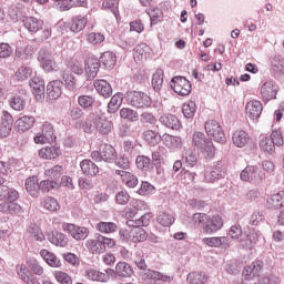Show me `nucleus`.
Segmentation results:
<instances>
[{
    "instance_id": "nucleus-1",
    "label": "nucleus",
    "mask_w": 284,
    "mask_h": 284,
    "mask_svg": "<svg viewBox=\"0 0 284 284\" xmlns=\"http://www.w3.org/2000/svg\"><path fill=\"white\" fill-rule=\"evenodd\" d=\"M0 212L3 214H19L21 212V205L17 203L19 199V192L14 189L8 187V179L12 174V169L10 164L0 161Z\"/></svg>"
},
{
    "instance_id": "nucleus-2",
    "label": "nucleus",
    "mask_w": 284,
    "mask_h": 284,
    "mask_svg": "<svg viewBox=\"0 0 284 284\" xmlns=\"http://www.w3.org/2000/svg\"><path fill=\"white\" fill-rule=\"evenodd\" d=\"M192 145L195 150L202 152L206 159H212V156H214V143L205 136V133L194 132L192 135Z\"/></svg>"
},
{
    "instance_id": "nucleus-3",
    "label": "nucleus",
    "mask_w": 284,
    "mask_h": 284,
    "mask_svg": "<svg viewBox=\"0 0 284 284\" xmlns=\"http://www.w3.org/2000/svg\"><path fill=\"white\" fill-rule=\"evenodd\" d=\"M261 262H253L243 270L242 276L244 281H252L253 284H270V275H260Z\"/></svg>"
},
{
    "instance_id": "nucleus-4",
    "label": "nucleus",
    "mask_w": 284,
    "mask_h": 284,
    "mask_svg": "<svg viewBox=\"0 0 284 284\" xmlns=\"http://www.w3.org/2000/svg\"><path fill=\"white\" fill-rule=\"evenodd\" d=\"M241 181L261 185L265 181V173L258 166L247 165L240 174Z\"/></svg>"
},
{
    "instance_id": "nucleus-5",
    "label": "nucleus",
    "mask_w": 284,
    "mask_h": 284,
    "mask_svg": "<svg viewBox=\"0 0 284 284\" xmlns=\"http://www.w3.org/2000/svg\"><path fill=\"white\" fill-rule=\"evenodd\" d=\"M126 101L132 108H150L152 105V99L141 91L126 92Z\"/></svg>"
},
{
    "instance_id": "nucleus-6",
    "label": "nucleus",
    "mask_w": 284,
    "mask_h": 284,
    "mask_svg": "<svg viewBox=\"0 0 284 284\" xmlns=\"http://www.w3.org/2000/svg\"><path fill=\"white\" fill-rule=\"evenodd\" d=\"M91 159L95 161V163H101V161L112 163L116 160V150H114V146L105 144L100 151L91 152Z\"/></svg>"
},
{
    "instance_id": "nucleus-7",
    "label": "nucleus",
    "mask_w": 284,
    "mask_h": 284,
    "mask_svg": "<svg viewBox=\"0 0 284 284\" xmlns=\"http://www.w3.org/2000/svg\"><path fill=\"white\" fill-rule=\"evenodd\" d=\"M204 128L207 136H212L213 141H216V143H225V141H227L223 128L216 120L207 121Z\"/></svg>"
},
{
    "instance_id": "nucleus-8",
    "label": "nucleus",
    "mask_w": 284,
    "mask_h": 284,
    "mask_svg": "<svg viewBox=\"0 0 284 284\" xmlns=\"http://www.w3.org/2000/svg\"><path fill=\"white\" fill-rule=\"evenodd\" d=\"M170 85L180 97H187L192 92V83L181 75L174 77L171 80Z\"/></svg>"
},
{
    "instance_id": "nucleus-9",
    "label": "nucleus",
    "mask_w": 284,
    "mask_h": 284,
    "mask_svg": "<svg viewBox=\"0 0 284 284\" xmlns=\"http://www.w3.org/2000/svg\"><path fill=\"white\" fill-rule=\"evenodd\" d=\"M57 136H54V126L50 122H44L42 125V131L41 133H38L34 138L33 141L37 144H42L43 143H52Z\"/></svg>"
},
{
    "instance_id": "nucleus-10",
    "label": "nucleus",
    "mask_w": 284,
    "mask_h": 284,
    "mask_svg": "<svg viewBox=\"0 0 284 284\" xmlns=\"http://www.w3.org/2000/svg\"><path fill=\"white\" fill-rule=\"evenodd\" d=\"M62 230L68 232L74 241H85L90 234L88 227L77 226L75 224H63Z\"/></svg>"
},
{
    "instance_id": "nucleus-11",
    "label": "nucleus",
    "mask_w": 284,
    "mask_h": 284,
    "mask_svg": "<svg viewBox=\"0 0 284 284\" xmlns=\"http://www.w3.org/2000/svg\"><path fill=\"white\" fill-rule=\"evenodd\" d=\"M14 119L8 111H2L1 123H0V139H8L12 133V124Z\"/></svg>"
},
{
    "instance_id": "nucleus-12",
    "label": "nucleus",
    "mask_w": 284,
    "mask_h": 284,
    "mask_svg": "<svg viewBox=\"0 0 284 284\" xmlns=\"http://www.w3.org/2000/svg\"><path fill=\"white\" fill-rule=\"evenodd\" d=\"M223 227V217L221 215H213L212 217H206V223L204 225L205 234H214Z\"/></svg>"
},
{
    "instance_id": "nucleus-13",
    "label": "nucleus",
    "mask_w": 284,
    "mask_h": 284,
    "mask_svg": "<svg viewBox=\"0 0 284 284\" xmlns=\"http://www.w3.org/2000/svg\"><path fill=\"white\" fill-rule=\"evenodd\" d=\"M152 57V48L146 43L138 44L134 49V61L135 63H144Z\"/></svg>"
},
{
    "instance_id": "nucleus-14",
    "label": "nucleus",
    "mask_w": 284,
    "mask_h": 284,
    "mask_svg": "<svg viewBox=\"0 0 284 284\" xmlns=\"http://www.w3.org/2000/svg\"><path fill=\"white\" fill-rule=\"evenodd\" d=\"M245 110L248 119L256 121V119H258L263 112V103H261L258 100H252L246 103Z\"/></svg>"
},
{
    "instance_id": "nucleus-15",
    "label": "nucleus",
    "mask_w": 284,
    "mask_h": 284,
    "mask_svg": "<svg viewBox=\"0 0 284 284\" xmlns=\"http://www.w3.org/2000/svg\"><path fill=\"white\" fill-rule=\"evenodd\" d=\"M278 85H276L274 81H266L261 87V95L264 101H272V99H276Z\"/></svg>"
},
{
    "instance_id": "nucleus-16",
    "label": "nucleus",
    "mask_w": 284,
    "mask_h": 284,
    "mask_svg": "<svg viewBox=\"0 0 284 284\" xmlns=\"http://www.w3.org/2000/svg\"><path fill=\"white\" fill-rule=\"evenodd\" d=\"M47 93L51 101H57L63 94V82L53 80L47 85Z\"/></svg>"
},
{
    "instance_id": "nucleus-17",
    "label": "nucleus",
    "mask_w": 284,
    "mask_h": 284,
    "mask_svg": "<svg viewBox=\"0 0 284 284\" xmlns=\"http://www.w3.org/2000/svg\"><path fill=\"white\" fill-rule=\"evenodd\" d=\"M266 205L268 210H278L284 207V191H278L267 196Z\"/></svg>"
},
{
    "instance_id": "nucleus-18",
    "label": "nucleus",
    "mask_w": 284,
    "mask_h": 284,
    "mask_svg": "<svg viewBox=\"0 0 284 284\" xmlns=\"http://www.w3.org/2000/svg\"><path fill=\"white\" fill-rule=\"evenodd\" d=\"M16 272L22 283L37 284V282L34 281V277H32V273L30 272V268H28L26 264L23 263L17 264Z\"/></svg>"
},
{
    "instance_id": "nucleus-19",
    "label": "nucleus",
    "mask_w": 284,
    "mask_h": 284,
    "mask_svg": "<svg viewBox=\"0 0 284 284\" xmlns=\"http://www.w3.org/2000/svg\"><path fill=\"white\" fill-rule=\"evenodd\" d=\"M115 174L120 176L122 183L126 185V187H136L139 185V179L132 172L123 171V170H115Z\"/></svg>"
},
{
    "instance_id": "nucleus-20",
    "label": "nucleus",
    "mask_w": 284,
    "mask_h": 284,
    "mask_svg": "<svg viewBox=\"0 0 284 284\" xmlns=\"http://www.w3.org/2000/svg\"><path fill=\"white\" fill-rule=\"evenodd\" d=\"M160 123L164 125V128H169L170 130H180L181 121L176 115L164 113L160 116Z\"/></svg>"
},
{
    "instance_id": "nucleus-21",
    "label": "nucleus",
    "mask_w": 284,
    "mask_h": 284,
    "mask_svg": "<svg viewBox=\"0 0 284 284\" xmlns=\"http://www.w3.org/2000/svg\"><path fill=\"white\" fill-rule=\"evenodd\" d=\"M223 176H225V171H223L221 162H217L212 166L210 172L205 173L204 179L207 183H214V181H219V179H223Z\"/></svg>"
},
{
    "instance_id": "nucleus-22",
    "label": "nucleus",
    "mask_w": 284,
    "mask_h": 284,
    "mask_svg": "<svg viewBox=\"0 0 284 284\" xmlns=\"http://www.w3.org/2000/svg\"><path fill=\"white\" fill-rule=\"evenodd\" d=\"M30 85L33 89L37 101H43L45 99V82L39 78H33Z\"/></svg>"
},
{
    "instance_id": "nucleus-23",
    "label": "nucleus",
    "mask_w": 284,
    "mask_h": 284,
    "mask_svg": "<svg viewBox=\"0 0 284 284\" xmlns=\"http://www.w3.org/2000/svg\"><path fill=\"white\" fill-rule=\"evenodd\" d=\"M85 246L95 254H102L104 252L103 235L97 233L94 239L87 241Z\"/></svg>"
},
{
    "instance_id": "nucleus-24",
    "label": "nucleus",
    "mask_w": 284,
    "mask_h": 284,
    "mask_svg": "<svg viewBox=\"0 0 284 284\" xmlns=\"http://www.w3.org/2000/svg\"><path fill=\"white\" fill-rule=\"evenodd\" d=\"M84 276L89 281H97L98 283H108L110 281V276H108V274L97 268H87Z\"/></svg>"
},
{
    "instance_id": "nucleus-25",
    "label": "nucleus",
    "mask_w": 284,
    "mask_h": 284,
    "mask_svg": "<svg viewBox=\"0 0 284 284\" xmlns=\"http://www.w3.org/2000/svg\"><path fill=\"white\" fill-rule=\"evenodd\" d=\"M16 128L18 132H28V130H32L34 128V116L32 115H23L16 121Z\"/></svg>"
},
{
    "instance_id": "nucleus-26",
    "label": "nucleus",
    "mask_w": 284,
    "mask_h": 284,
    "mask_svg": "<svg viewBox=\"0 0 284 284\" xmlns=\"http://www.w3.org/2000/svg\"><path fill=\"white\" fill-rule=\"evenodd\" d=\"M271 70L274 77H284V58L283 55H274L271 60Z\"/></svg>"
},
{
    "instance_id": "nucleus-27",
    "label": "nucleus",
    "mask_w": 284,
    "mask_h": 284,
    "mask_svg": "<svg viewBox=\"0 0 284 284\" xmlns=\"http://www.w3.org/2000/svg\"><path fill=\"white\" fill-rule=\"evenodd\" d=\"M93 85L97 92H99L104 99H110V97H112V85L108 81L95 80Z\"/></svg>"
},
{
    "instance_id": "nucleus-28",
    "label": "nucleus",
    "mask_w": 284,
    "mask_h": 284,
    "mask_svg": "<svg viewBox=\"0 0 284 284\" xmlns=\"http://www.w3.org/2000/svg\"><path fill=\"white\" fill-rule=\"evenodd\" d=\"M203 243L209 247H227V245H230V237L227 236L204 237Z\"/></svg>"
},
{
    "instance_id": "nucleus-29",
    "label": "nucleus",
    "mask_w": 284,
    "mask_h": 284,
    "mask_svg": "<svg viewBox=\"0 0 284 284\" xmlns=\"http://www.w3.org/2000/svg\"><path fill=\"white\" fill-rule=\"evenodd\" d=\"M22 23L28 32H39L43 28V21L34 18L27 17L22 20Z\"/></svg>"
},
{
    "instance_id": "nucleus-30",
    "label": "nucleus",
    "mask_w": 284,
    "mask_h": 284,
    "mask_svg": "<svg viewBox=\"0 0 284 284\" xmlns=\"http://www.w3.org/2000/svg\"><path fill=\"white\" fill-rule=\"evenodd\" d=\"M48 241L55 245L57 247H67L68 246V236L61 232H51L48 235Z\"/></svg>"
},
{
    "instance_id": "nucleus-31",
    "label": "nucleus",
    "mask_w": 284,
    "mask_h": 284,
    "mask_svg": "<svg viewBox=\"0 0 284 284\" xmlns=\"http://www.w3.org/2000/svg\"><path fill=\"white\" fill-rule=\"evenodd\" d=\"M99 68H101V62L97 58H90L87 61L85 64V72L89 79L97 78V74H99Z\"/></svg>"
},
{
    "instance_id": "nucleus-32",
    "label": "nucleus",
    "mask_w": 284,
    "mask_h": 284,
    "mask_svg": "<svg viewBox=\"0 0 284 284\" xmlns=\"http://www.w3.org/2000/svg\"><path fill=\"white\" fill-rule=\"evenodd\" d=\"M233 143L236 148H245L250 143V134L243 130H237L233 133Z\"/></svg>"
},
{
    "instance_id": "nucleus-33",
    "label": "nucleus",
    "mask_w": 284,
    "mask_h": 284,
    "mask_svg": "<svg viewBox=\"0 0 284 284\" xmlns=\"http://www.w3.org/2000/svg\"><path fill=\"white\" fill-rule=\"evenodd\" d=\"M80 168L87 176H97L99 174V166L92 160H83Z\"/></svg>"
},
{
    "instance_id": "nucleus-34",
    "label": "nucleus",
    "mask_w": 284,
    "mask_h": 284,
    "mask_svg": "<svg viewBox=\"0 0 284 284\" xmlns=\"http://www.w3.org/2000/svg\"><path fill=\"white\" fill-rule=\"evenodd\" d=\"M114 128V124L111 120H108L105 116L98 118L97 130L100 134H110Z\"/></svg>"
},
{
    "instance_id": "nucleus-35",
    "label": "nucleus",
    "mask_w": 284,
    "mask_h": 284,
    "mask_svg": "<svg viewBox=\"0 0 284 284\" xmlns=\"http://www.w3.org/2000/svg\"><path fill=\"white\" fill-rule=\"evenodd\" d=\"M97 123H99V118L94 114H89L88 118L82 122V130L85 134H92L97 130Z\"/></svg>"
},
{
    "instance_id": "nucleus-36",
    "label": "nucleus",
    "mask_w": 284,
    "mask_h": 284,
    "mask_svg": "<svg viewBox=\"0 0 284 284\" xmlns=\"http://www.w3.org/2000/svg\"><path fill=\"white\" fill-rule=\"evenodd\" d=\"M61 154V149L59 146H44L39 151V156L45 160L57 159Z\"/></svg>"
},
{
    "instance_id": "nucleus-37",
    "label": "nucleus",
    "mask_w": 284,
    "mask_h": 284,
    "mask_svg": "<svg viewBox=\"0 0 284 284\" xmlns=\"http://www.w3.org/2000/svg\"><path fill=\"white\" fill-rule=\"evenodd\" d=\"M123 105V93L119 92L114 94L109 104H108V112L109 114H114L119 111V108Z\"/></svg>"
},
{
    "instance_id": "nucleus-38",
    "label": "nucleus",
    "mask_w": 284,
    "mask_h": 284,
    "mask_svg": "<svg viewBox=\"0 0 284 284\" xmlns=\"http://www.w3.org/2000/svg\"><path fill=\"white\" fill-rule=\"evenodd\" d=\"M260 148L263 152H266L267 154H274V151L276 150V146L274 145V142L270 138V135L262 134L260 136Z\"/></svg>"
},
{
    "instance_id": "nucleus-39",
    "label": "nucleus",
    "mask_w": 284,
    "mask_h": 284,
    "mask_svg": "<svg viewBox=\"0 0 284 284\" xmlns=\"http://www.w3.org/2000/svg\"><path fill=\"white\" fill-rule=\"evenodd\" d=\"M88 26V18L82 16H77L72 18L70 22L71 32H81Z\"/></svg>"
},
{
    "instance_id": "nucleus-40",
    "label": "nucleus",
    "mask_w": 284,
    "mask_h": 284,
    "mask_svg": "<svg viewBox=\"0 0 284 284\" xmlns=\"http://www.w3.org/2000/svg\"><path fill=\"white\" fill-rule=\"evenodd\" d=\"M99 61L106 70H112L116 65V55L113 52L106 51L101 55Z\"/></svg>"
},
{
    "instance_id": "nucleus-41",
    "label": "nucleus",
    "mask_w": 284,
    "mask_h": 284,
    "mask_svg": "<svg viewBox=\"0 0 284 284\" xmlns=\"http://www.w3.org/2000/svg\"><path fill=\"white\" fill-rule=\"evenodd\" d=\"M40 256L45 261L50 267H59L61 265V260L54 255V253H50L48 250H41Z\"/></svg>"
},
{
    "instance_id": "nucleus-42",
    "label": "nucleus",
    "mask_w": 284,
    "mask_h": 284,
    "mask_svg": "<svg viewBox=\"0 0 284 284\" xmlns=\"http://www.w3.org/2000/svg\"><path fill=\"white\" fill-rule=\"evenodd\" d=\"M26 190L30 194V196H39V180L37 179V176L28 178L26 180Z\"/></svg>"
},
{
    "instance_id": "nucleus-43",
    "label": "nucleus",
    "mask_w": 284,
    "mask_h": 284,
    "mask_svg": "<svg viewBox=\"0 0 284 284\" xmlns=\"http://www.w3.org/2000/svg\"><path fill=\"white\" fill-rule=\"evenodd\" d=\"M145 275L150 281H162V283H172L174 281V276L163 275L161 272L148 270Z\"/></svg>"
},
{
    "instance_id": "nucleus-44",
    "label": "nucleus",
    "mask_w": 284,
    "mask_h": 284,
    "mask_svg": "<svg viewBox=\"0 0 284 284\" xmlns=\"http://www.w3.org/2000/svg\"><path fill=\"white\" fill-rule=\"evenodd\" d=\"M62 81L67 90L74 92L75 88H79V83H77V78L70 71H64L62 73Z\"/></svg>"
},
{
    "instance_id": "nucleus-45",
    "label": "nucleus",
    "mask_w": 284,
    "mask_h": 284,
    "mask_svg": "<svg viewBox=\"0 0 284 284\" xmlns=\"http://www.w3.org/2000/svg\"><path fill=\"white\" fill-rule=\"evenodd\" d=\"M148 241V232L143 227L131 229V242L132 243H143Z\"/></svg>"
},
{
    "instance_id": "nucleus-46",
    "label": "nucleus",
    "mask_w": 284,
    "mask_h": 284,
    "mask_svg": "<svg viewBox=\"0 0 284 284\" xmlns=\"http://www.w3.org/2000/svg\"><path fill=\"white\" fill-rule=\"evenodd\" d=\"M95 229L98 232H101V234H113V232L119 230V226L114 222H99Z\"/></svg>"
},
{
    "instance_id": "nucleus-47",
    "label": "nucleus",
    "mask_w": 284,
    "mask_h": 284,
    "mask_svg": "<svg viewBox=\"0 0 284 284\" xmlns=\"http://www.w3.org/2000/svg\"><path fill=\"white\" fill-rule=\"evenodd\" d=\"M143 140L149 145H158V143H161V135L155 130L149 129L143 132Z\"/></svg>"
},
{
    "instance_id": "nucleus-48",
    "label": "nucleus",
    "mask_w": 284,
    "mask_h": 284,
    "mask_svg": "<svg viewBox=\"0 0 284 284\" xmlns=\"http://www.w3.org/2000/svg\"><path fill=\"white\" fill-rule=\"evenodd\" d=\"M162 141L166 148H170V150H176V148H179L182 142L181 138L168 133L162 135Z\"/></svg>"
},
{
    "instance_id": "nucleus-49",
    "label": "nucleus",
    "mask_w": 284,
    "mask_h": 284,
    "mask_svg": "<svg viewBox=\"0 0 284 284\" xmlns=\"http://www.w3.org/2000/svg\"><path fill=\"white\" fill-rule=\"evenodd\" d=\"M32 54H34V48L32 45H27L24 48L18 47L16 49V57L21 59L22 61H28V59H32Z\"/></svg>"
},
{
    "instance_id": "nucleus-50",
    "label": "nucleus",
    "mask_w": 284,
    "mask_h": 284,
    "mask_svg": "<svg viewBox=\"0 0 284 284\" xmlns=\"http://www.w3.org/2000/svg\"><path fill=\"white\" fill-rule=\"evenodd\" d=\"M10 108L12 110H16V112H21L22 110H26V98L21 95H13L10 101Z\"/></svg>"
},
{
    "instance_id": "nucleus-51",
    "label": "nucleus",
    "mask_w": 284,
    "mask_h": 284,
    "mask_svg": "<svg viewBox=\"0 0 284 284\" xmlns=\"http://www.w3.org/2000/svg\"><path fill=\"white\" fill-rule=\"evenodd\" d=\"M120 118L134 123L139 119V112L134 111V109L122 108L120 110Z\"/></svg>"
},
{
    "instance_id": "nucleus-52",
    "label": "nucleus",
    "mask_w": 284,
    "mask_h": 284,
    "mask_svg": "<svg viewBox=\"0 0 284 284\" xmlns=\"http://www.w3.org/2000/svg\"><path fill=\"white\" fill-rule=\"evenodd\" d=\"M44 174L51 179V181H57V183H59V179L63 175V166L54 165L53 168L45 170Z\"/></svg>"
},
{
    "instance_id": "nucleus-53",
    "label": "nucleus",
    "mask_w": 284,
    "mask_h": 284,
    "mask_svg": "<svg viewBox=\"0 0 284 284\" xmlns=\"http://www.w3.org/2000/svg\"><path fill=\"white\" fill-rule=\"evenodd\" d=\"M115 274L124 278L132 276V266L125 262H119L115 266Z\"/></svg>"
},
{
    "instance_id": "nucleus-54",
    "label": "nucleus",
    "mask_w": 284,
    "mask_h": 284,
    "mask_svg": "<svg viewBox=\"0 0 284 284\" xmlns=\"http://www.w3.org/2000/svg\"><path fill=\"white\" fill-rule=\"evenodd\" d=\"M263 239V235L261 234V231H257L256 229L251 230L250 234L247 235V241L244 244L245 247H254L258 241Z\"/></svg>"
},
{
    "instance_id": "nucleus-55",
    "label": "nucleus",
    "mask_w": 284,
    "mask_h": 284,
    "mask_svg": "<svg viewBox=\"0 0 284 284\" xmlns=\"http://www.w3.org/2000/svg\"><path fill=\"white\" fill-rule=\"evenodd\" d=\"M156 221L163 227H170V225L174 223V215L168 212H160L156 217Z\"/></svg>"
},
{
    "instance_id": "nucleus-56",
    "label": "nucleus",
    "mask_w": 284,
    "mask_h": 284,
    "mask_svg": "<svg viewBox=\"0 0 284 284\" xmlns=\"http://www.w3.org/2000/svg\"><path fill=\"white\" fill-rule=\"evenodd\" d=\"M187 281L191 284H205L207 283V275L205 273L193 272L187 275Z\"/></svg>"
},
{
    "instance_id": "nucleus-57",
    "label": "nucleus",
    "mask_w": 284,
    "mask_h": 284,
    "mask_svg": "<svg viewBox=\"0 0 284 284\" xmlns=\"http://www.w3.org/2000/svg\"><path fill=\"white\" fill-rule=\"evenodd\" d=\"M182 112L185 119L194 118V114H196V103L194 101H189L184 103L182 106Z\"/></svg>"
},
{
    "instance_id": "nucleus-58",
    "label": "nucleus",
    "mask_w": 284,
    "mask_h": 284,
    "mask_svg": "<svg viewBox=\"0 0 284 284\" xmlns=\"http://www.w3.org/2000/svg\"><path fill=\"white\" fill-rule=\"evenodd\" d=\"M152 87L153 89L159 92V90H161V88H163V70L158 69L155 71V73L152 77Z\"/></svg>"
},
{
    "instance_id": "nucleus-59",
    "label": "nucleus",
    "mask_w": 284,
    "mask_h": 284,
    "mask_svg": "<svg viewBox=\"0 0 284 284\" xmlns=\"http://www.w3.org/2000/svg\"><path fill=\"white\" fill-rule=\"evenodd\" d=\"M30 77H32V68L30 67L22 65L16 72L17 81H26L27 79H30Z\"/></svg>"
},
{
    "instance_id": "nucleus-60",
    "label": "nucleus",
    "mask_w": 284,
    "mask_h": 284,
    "mask_svg": "<svg viewBox=\"0 0 284 284\" xmlns=\"http://www.w3.org/2000/svg\"><path fill=\"white\" fill-rule=\"evenodd\" d=\"M148 14L151 20V26H156L161 19H163V11L159 8H152L148 11Z\"/></svg>"
},
{
    "instance_id": "nucleus-61",
    "label": "nucleus",
    "mask_w": 284,
    "mask_h": 284,
    "mask_svg": "<svg viewBox=\"0 0 284 284\" xmlns=\"http://www.w3.org/2000/svg\"><path fill=\"white\" fill-rule=\"evenodd\" d=\"M44 210H49V212H57L60 209L59 202L54 197H45L42 202Z\"/></svg>"
},
{
    "instance_id": "nucleus-62",
    "label": "nucleus",
    "mask_w": 284,
    "mask_h": 284,
    "mask_svg": "<svg viewBox=\"0 0 284 284\" xmlns=\"http://www.w3.org/2000/svg\"><path fill=\"white\" fill-rule=\"evenodd\" d=\"M55 281L60 284H72V277L68 273L62 271H55L53 273Z\"/></svg>"
},
{
    "instance_id": "nucleus-63",
    "label": "nucleus",
    "mask_w": 284,
    "mask_h": 284,
    "mask_svg": "<svg viewBox=\"0 0 284 284\" xmlns=\"http://www.w3.org/2000/svg\"><path fill=\"white\" fill-rule=\"evenodd\" d=\"M54 187H59V182L53 180H43L39 184V190L42 192H50V190H54Z\"/></svg>"
},
{
    "instance_id": "nucleus-64",
    "label": "nucleus",
    "mask_w": 284,
    "mask_h": 284,
    "mask_svg": "<svg viewBox=\"0 0 284 284\" xmlns=\"http://www.w3.org/2000/svg\"><path fill=\"white\" fill-rule=\"evenodd\" d=\"M229 236L233 239V241H242L241 236H243V229L241 225L235 224L231 226L229 230Z\"/></svg>"
}]
</instances>
